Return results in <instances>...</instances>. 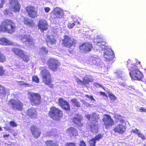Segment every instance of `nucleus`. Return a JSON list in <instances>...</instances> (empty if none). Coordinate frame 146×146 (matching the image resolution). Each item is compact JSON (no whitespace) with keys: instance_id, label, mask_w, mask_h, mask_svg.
Masks as SVG:
<instances>
[{"instance_id":"nucleus-33","label":"nucleus","mask_w":146,"mask_h":146,"mask_svg":"<svg viewBox=\"0 0 146 146\" xmlns=\"http://www.w3.org/2000/svg\"><path fill=\"white\" fill-rule=\"evenodd\" d=\"M22 59L25 62L27 63L30 59L29 56V55L25 54V53L20 58Z\"/></svg>"},{"instance_id":"nucleus-30","label":"nucleus","mask_w":146,"mask_h":146,"mask_svg":"<svg viewBox=\"0 0 146 146\" xmlns=\"http://www.w3.org/2000/svg\"><path fill=\"white\" fill-rule=\"evenodd\" d=\"M0 44L2 45H13V43L5 38H0Z\"/></svg>"},{"instance_id":"nucleus-32","label":"nucleus","mask_w":146,"mask_h":146,"mask_svg":"<svg viewBox=\"0 0 146 146\" xmlns=\"http://www.w3.org/2000/svg\"><path fill=\"white\" fill-rule=\"evenodd\" d=\"M127 66L129 70L136 69L137 66L135 64H133L130 60H128L127 62Z\"/></svg>"},{"instance_id":"nucleus-60","label":"nucleus","mask_w":146,"mask_h":146,"mask_svg":"<svg viewBox=\"0 0 146 146\" xmlns=\"http://www.w3.org/2000/svg\"><path fill=\"white\" fill-rule=\"evenodd\" d=\"M1 130V128L0 127V130Z\"/></svg>"},{"instance_id":"nucleus-42","label":"nucleus","mask_w":146,"mask_h":146,"mask_svg":"<svg viewBox=\"0 0 146 146\" xmlns=\"http://www.w3.org/2000/svg\"><path fill=\"white\" fill-rule=\"evenodd\" d=\"M65 146H78L76 143L74 142H67L66 143Z\"/></svg>"},{"instance_id":"nucleus-48","label":"nucleus","mask_w":146,"mask_h":146,"mask_svg":"<svg viewBox=\"0 0 146 146\" xmlns=\"http://www.w3.org/2000/svg\"><path fill=\"white\" fill-rule=\"evenodd\" d=\"M139 111L141 112H145L146 113V109L143 107H141L139 109Z\"/></svg>"},{"instance_id":"nucleus-9","label":"nucleus","mask_w":146,"mask_h":146,"mask_svg":"<svg viewBox=\"0 0 146 146\" xmlns=\"http://www.w3.org/2000/svg\"><path fill=\"white\" fill-rule=\"evenodd\" d=\"M21 40L29 47L34 46V40L30 35L24 34L21 36Z\"/></svg>"},{"instance_id":"nucleus-22","label":"nucleus","mask_w":146,"mask_h":146,"mask_svg":"<svg viewBox=\"0 0 146 146\" xmlns=\"http://www.w3.org/2000/svg\"><path fill=\"white\" fill-rule=\"evenodd\" d=\"M82 120V118L78 115L73 117L72 119L74 123L76 124L77 127H82L83 126V123L81 122Z\"/></svg>"},{"instance_id":"nucleus-14","label":"nucleus","mask_w":146,"mask_h":146,"mask_svg":"<svg viewBox=\"0 0 146 146\" xmlns=\"http://www.w3.org/2000/svg\"><path fill=\"white\" fill-rule=\"evenodd\" d=\"M129 74L131 78L135 80H141L143 77L142 72L137 68L131 70Z\"/></svg>"},{"instance_id":"nucleus-57","label":"nucleus","mask_w":146,"mask_h":146,"mask_svg":"<svg viewBox=\"0 0 146 146\" xmlns=\"http://www.w3.org/2000/svg\"><path fill=\"white\" fill-rule=\"evenodd\" d=\"M136 63L137 64H141V62L139 61H137Z\"/></svg>"},{"instance_id":"nucleus-5","label":"nucleus","mask_w":146,"mask_h":146,"mask_svg":"<svg viewBox=\"0 0 146 146\" xmlns=\"http://www.w3.org/2000/svg\"><path fill=\"white\" fill-rule=\"evenodd\" d=\"M28 98L31 104L33 106H37L40 104L41 97L38 93L30 92Z\"/></svg>"},{"instance_id":"nucleus-26","label":"nucleus","mask_w":146,"mask_h":146,"mask_svg":"<svg viewBox=\"0 0 146 146\" xmlns=\"http://www.w3.org/2000/svg\"><path fill=\"white\" fill-rule=\"evenodd\" d=\"M12 52L15 55L21 58L23 54H24V51L21 48L16 47L13 48L12 49Z\"/></svg>"},{"instance_id":"nucleus-58","label":"nucleus","mask_w":146,"mask_h":146,"mask_svg":"<svg viewBox=\"0 0 146 146\" xmlns=\"http://www.w3.org/2000/svg\"><path fill=\"white\" fill-rule=\"evenodd\" d=\"M13 135L15 137L17 135V134L16 133H14L13 134Z\"/></svg>"},{"instance_id":"nucleus-34","label":"nucleus","mask_w":146,"mask_h":146,"mask_svg":"<svg viewBox=\"0 0 146 146\" xmlns=\"http://www.w3.org/2000/svg\"><path fill=\"white\" fill-rule=\"evenodd\" d=\"M135 130L137 131V135L138 136L143 140H145L146 139V137L144 136L143 134L140 132H139V130L138 129L135 128Z\"/></svg>"},{"instance_id":"nucleus-20","label":"nucleus","mask_w":146,"mask_h":146,"mask_svg":"<svg viewBox=\"0 0 146 146\" xmlns=\"http://www.w3.org/2000/svg\"><path fill=\"white\" fill-rule=\"evenodd\" d=\"M126 128L127 127L125 125L119 124L114 127L113 130L115 133L123 134L125 132Z\"/></svg>"},{"instance_id":"nucleus-38","label":"nucleus","mask_w":146,"mask_h":146,"mask_svg":"<svg viewBox=\"0 0 146 146\" xmlns=\"http://www.w3.org/2000/svg\"><path fill=\"white\" fill-rule=\"evenodd\" d=\"M40 52L42 53L47 54L48 53V51L47 48L44 47H42L40 49Z\"/></svg>"},{"instance_id":"nucleus-56","label":"nucleus","mask_w":146,"mask_h":146,"mask_svg":"<svg viewBox=\"0 0 146 146\" xmlns=\"http://www.w3.org/2000/svg\"><path fill=\"white\" fill-rule=\"evenodd\" d=\"M23 85L25 86H29V84H28L26 83H24L23 84Z\"/></svg>"},{"instance_id":"nucleus-2","label":"nucleus","mask_w":146,"mask_h":146,"mask_svg":"<svg viewBox=\"0 0 146 146\" xmlns=\"http://www.w3.org/2000/svg\"><path fill=\"white\" fill-rule=\"evenodd\" d=\"M40 75L42 79V82L44 84L49 86L50 88H53L54 85L51 84L52 80L49 71L46 68H43L41 70Z\"/></svg>"},{"instance_id":"nucleus-62","label":"nucleus","mask_w":146,"mask_h":146,"mask_svg":"<svg viewBox=\"0 0 146 146\" xmlns=\"http://www.w3.org/2000/svg\"><path fill=\"white\" fill-rule=\"evenodd\" d=\"M145 83L146 84V80L145 81Z\"/></svg>"},{"instance_id":"nucleus-52","label":"nucleus","mask_w":146,"mask_h":146,"mask_svg":"<svg viewBox=\"0 0 146 146\" xmlns=\"http://www.w3.org/2000/svg\"><path fill=\"white\" fill-rule=\"evenodd\" d=\"M100 95H102L103 96H105L106 97H107V95L106 94V93L105 92H100Z\"/></svg>"},{"instance_id":"nucleus-29","label":"nucleus","mask_w":146,"mask_h":146,"mask_svg":"<svg viewBox=\"0 0 146 146\" xmlns=\"http://www.w3.org/2000/svg\"><path fill=\"white\" fill-rule=\"evenodd\" d=\"M47 44L52 45L56 43V39L53 36L50 35H47L45 39Z\"/></svg>"},{"instance_id":"nucleus-13","label":"nucleus","mask_w":146,"mask_h":146,"mask_svg":"<svg viewBox=\"0 0 146 146\" xmlns=\"http://www.w3.org/2000/svg\"><path fill=\"white\" fill-rule=\"evenodd\" d=\"M104 56L106 62H110L113 61L115 55L113 50L107 49L104 53Z\"/></svg>"},{"instance_id":"nucleus-1","label":"nucleus","mask_w":146,"mask_h":146,"mask_svg":"<svg viewBox=\"0 0 146 146\" xmlns=\"http://www.w3.org/2000/svg\"><path fill=\"white\" fill-rule=\"evenodd\" d=\"M16 26L13 21L6 19L2 22L0 25V31L3 33L12 34L15 32Z\"/></svg>"},{"instance_id":"nucleus-17","label":"nucleus","mask_w":146,"mask_h":146,"mask_svg":"<svg viewBox=\"0 0 146 146\" xmlns=\"http://www.w3.org/2000/svg\"><path fill=\"white\" fill-rule=\"evenodd\" d=\"M26 114L32 119H35L37 117L38 113L36 109L33 107L29 108L26 111Z\"/></svg>"},{"instance_id":"nucleus-28","label":"nucleus","mask_w":146,"mask_h":146,"mask_svg":"<svg viewBox=\"0 0 146 146\" xmlns=\"http://www.w3.org/2000/svg\"><path fill=\"white\" fill-rule=\"evenodd\" d=\"M23 22L25 25L31 28H33L36 26L33 20L27 17H24Z\"/></svg>"},{"instance_id":"nucleus-12","label":"nucleus","mask_w":146,"mask_h":146,"mask_svg":"<svg viewBox=\"0 0 146 146\" xmlns=\"http://www.w3.org/2000/svg\"><path fill=\"white\" fill-rule=\"evenodd\" d=\"M93 47L91 43L84 42L79 46V48L81 52L84 53H87L92 50Z\"/></svg>"},{"instance_id":"nucleus-44","label":"nucleus","mask_w":146,"mask_h":146,"mask_svg":"<svg viewBox=\"0 0 146 146\" xmlns=\"http://www.w3.org/2000/svg\"><path fill=\"white\" fill-rule=\"evenodd\" d=\"M9 123L10 126L12 127H16L17 125V124L13 121H11Z\"/></svg>"},{"instance_id":"nucleus-59","label":"nucleus","mask_w":146,"mask_h":146,"mask_svg":"<svg viewBox=\"0 0 146 146\" xmlns=\"http://www.w3.org/2000/svg\"><path fill=\"white\" fill-rule=\"evenodd\" d=\"M143 146H146V145L144 144L143 145Z\"/></svg>"},{"instance_id":"nucleus-49","label":"nucleus","mask_w":146,"mask_h":146,"mask_svg":"<svg viewBox=\"0 0 146 146\" xmlns=\"http://www.w3.org/2000/svg\"><path fill=\"white\" fill-rule=\"evenodd\" d=\"M1 3H0V8H1L3 7V4L5 3L4 0H1Z\"/></svg>"},{"instance_id":"nucleus-43","label":"nucleus","mask_w":146,"mask_h":146,"mask_svg":"<svg viewBox=\"0 0 146 146\" xmlns=\"http://www.w3.org/2000/svg\"><path fill=\"white\" fill-rule=\"evenodd\" d=\"M5 75V70L3 67L0 65V76H2Z\"/></svg>"},{"instance_id":"nucleus-31","label":"nucleus","mask_w":146,"mask_h":146,"mask_svg":"<svg viewBox=\"0 0 146 146\" xmlns=\"http://www.w3.org/2000/svg\"><path fill=\"white\" fill-rule=\"evenodd\" d=\"M45 143L46 146H59L58 142L52 140L46 141H45Z\"/></svg>"},{"instance_id":"nucleus-53","label":"nucleus","mask_w":146,"mask_h":146,"mask_svg":"<svg viewBox=\"0 0 146 146\" xmlns=\"http://www.w3.org/2000/svg\"><path fill=\"white\" fill-rule=\"evenodd\" d=\"M1 88L2 89V90L3 91V92H5V88L2 85H0V89ZM1 90L0 89V91Z\"/></svg>"},{"instance_id":"nucleus-10","label":"nucleus","mask_w":146,"mask_h":146,"mask_svg":"<svg viewBox=\"0 0 146 146\" xmlns=\"http://www.w3.org/2000/svg\"><path fill=\"white\" fill-rule=\"evenodd\" d=\"M8 104L11 105L13 109L21 111L23 109V104L19 100L16 101L13 99H10L8 101Z\"/></svg>"},{"instance_id":"nucleus-41","label":"nucleus","mask_w":146,"mask_h":146,"mask_svg":"<svg viewBox=\"0 0 146 146\" xmlns=\"http://www.w3.org/2000/svg\"><path fill=\"white\" fill-rule=\"evenodd\" d=\"M75 22H72L71 21L68 24V27L69 29L73 28L75 25Z\"/></svg>"},{"instance_id":"nucleus-47","label":"nucleus","mask_w":146,"mask_h":146,"mask_svg":"<svg viewBox=\"0 0 146 146\" xmlns=\"http://www.w3.org/2000/svg\"><path fill=\"white\" fill-rule=\"evenodd\" d=\"M118 116L119 117H121L120 118H119V119H118V120H119V121L121 123H123L124 122V121H125L122 118V117L121 116L119 115Z\"/></svg>"},{"instance_id":"nucleus-51","label":"nucleus","mask_w":146,"mask_h":146,"mask_svg":"<svg viewBox=\"0 0 146 146\" xmlns=\"http://www.w3.org/2000/svg\"><path fill=\"white\" fill-rule=\"evenodd\" d=\"M95 86L97 87L100 88L102 87V85L99 83H96L95 84Z\"/></svg>"},{"instance_id":"nucleus-27","label":"nucleus","mask_w":146,"mask_h":146,"mask_svg":"<svg viewBox=\"0 0 146 146\" xmlns=\"http://www.w3.org/2000/svg\"><path fill=\"white\" fill-rule=\"evenodd\" d=\"M23 22L25 25L31 28H33L36 26L33 20L27 17H24Z\"/></svg>"},{"instance_id":"nucleus-21","label":"nucleus","mask_w":146,"mask_h":146,"mask_svg":"<svg viewBox=\"0 0 146 146\" xmlns=\"http://www.w3.org/2000/svg\"><path fill=\"white\" fill-rule=\"evenodd\" d=\"M37 26L38 29L42 31L46 30L48 29L47 22L43 19H40L39 20Z\"/></svg>"},{"instance_id":"nucleus-37","label":"nucleus","mask_w":146,"mask_h":146,"mask_svg":"<svg viewBox=\"0 0 146 146\" xmlns=\"http://www.w3.org/2000/svg\"><path fill=\"white\" fill-rule=\"evenodd\" d=\"M6 60V58L5 56L0 52V62H4Z\"/></svg>"},{"instance_id":"nucleus-39","label":"nucleus","mask_w":146,"mask_h":146,"mask_svg":"<svg viewBox=\"0 0 146 146\" xmlns=\"http://www.w3.org/2000/svg\"><path fill=\"white\" fill-rule=\"evenodd\" d=\"M108 96L111 101H114L116 100V97L112 93H110L109 94Z\"/></svg>"},{"instance_id":"nucleus-15","label":"nucleus","mask_w":146,"mask_h":146,"mask_svg":"<svg viewBox=\"0 0 146 146\" xmlns=\"http://www.w3.org/2000/svg\"><path fill=\"white\" fill-rule=\"evenodd\" d=\"M58 103L59 106L64 110L66 111H70V104L67 101L62 98H60L58 99Z\"/></svg>"},{"instance_id":"nucleus-35","label":"nucleus","mask_w":146,"mask_h":146,"mask_svg":"<svg viewBox=\"0 0 146 146\" xmlns=\"http://www.w3.org/2000/svg\"><path fill=\"white\" fill-rule=\"evenodd\" d=\"M106 44V42L102 40L97 42V45L102 48V49H103L105 46Z\"/></svg>"},{"instance_id":"nucleus-40","label":"nucleus","mask_w":146,"mask_h":146,"mask_svg":"<svg viewBox=\"0 0 146 146\" xmlns=\"http://www.w3.org/2000/svg\"><path fill=\"white\" fill-rule=\"evenodd\" d=\"M32 79L33 81L36 83H38L39 82V80L36 75L33 76L32 77Z\"/></svg>"},{"instance_id":"nucleus-46","label":"nucleus","mask_w":146,"mask_h":146,"mask_svg":"<svg viewBox=\"0 0 146 146\" xmlns=\"http://www.w3.org/2000/svg\"><path fill=\"white\" fill-rule=\"evenodd\" d=\"M80 146H87L86 143L83 140L80 142Z\"/></svg>"},{"instance_id":"nucleus-19","label":"nucleus","mask_w":146,"mask_h":146,"mask_svg":"<svg viewBox=\"0 0 146 146\" xmlns=\"http://www.w3.org/2000/svg\"><path fill=\"white\" fill-rule=\"evenodd\" d=\"M9 4L11 5V9L13 12L15 13L20 11L21 6L16 0H10Z\"/></svg>"},{"instance_id":"nucleus-50","label":"nucleus","mask_w":146,"mask_h":146,"mask_svg":"<svg viewBox=\"0 0 146 146\" xmlns=\"http://www.w3.org/2000/svg\"><path fill=\"white\" fill-rule=\"evenodd\" d=\"M45 12L46 13H48L50 10V9L49 7H45L44 9Z\"/></svg>"},{"instance_id":"nucleus-18","label":"nucleus","mask_w":146,"mask_h":146,"mask_svg":"<svg viewBox=\"0 0 146 146\" xmlns=\"http://www.w3.org/2000/svg\"><path fill=\"white\" fill-rule=\"evenodd\" d=\"M30 130L33 137L37 139L39 137L41 134V132L39 128L35 125H31L30 127Z\"/></svg>"},{"instance_id":"nucleus-61","label":"nucleus","mask_w":146,"mask_h":146,"mask_svg":"<svg viewBox=\"0 0 146 146\" xmlns=\"http://www.w3.org/2000/svg\"><path fill=\"white\" fill-rule=\"evenodd\" d=\"M9 129V128H8V129H7V130H8Z\"/></svg>"},{"instance_id":"nucleus-16","label":"nucleus","mask_w":146,"mask_h":146,"mask_svg":"<svg viewBox=\"0 0 146 146\" xmlns=\"http://www.w3.org/2000/svg\"><path fill=\"white\" fill-rule=\"evenodd\" d=\"M76 82L77 84L82 86H85L86 84H89L90 82L93 81V79L91 76L89 77L88 75L82 78V80H81L79 78H77Z\"/></svg>"},{"instance_id":"nucleus-24","label":"nucleus","mask_w":146,"mask_h":146,"mask_svg":"<svg viewBox=\"0 0 146 146\" xmlns=\"http://www.w3.org/2000/svg\"><path fill=\"white\" fill-rule=\"evenodd\" d=\"M66 133L71 137H75L78 135V132L75 128L73 127H70L67 129Z\"/></svg>"},{"instance_id":"nucleus-36","label":"nucleus","mask_w":146,"mask_h":146,"mask_svg":"<svg viewBox=\"0 0 146 146\" xmlns=\"http://www.w3.org/2000/svg\"><path fill=\"white\" fill-rule=\"evenodd\" d=\"M71 101L74 104L75 106L76 107H79L80 106V103L77 101L76 99H72L71 100Z\"/></svg>"},{"instance_id":"nucleus-11","label":"nucleus","mask_w":146,"mask_h":146,"mask_svg":"<svg viewBox=\"0 0 146 146\" xmlns=\"http://www.w3.org/2000/svg\"><path fill=\"white\" fill-rule=\"evenodd\" d=\"M102 120L106 129H108L110 127L112 126L114 124V121L109 115L104 114Z\"/></svg>"},{"instance_id":"nucleus-4","label":"nucleus","mask_w":146,"mask_h":146,"mask_svg":"<svg viewBox=\"0 0 146 146\" xmlns=\"http://www.w3.org/2000/svg\"><path fill=\"white\" fill-rule=\"evenodd\" d=\"M76 40L70 36L65 35L62 40L61 44L63 47L70 48L76 45Z\"/></svg>"},{"instance_id":"nucleus-55","label":"nucleus","mask_w":146,"mask_h":146,"mask_svg":"<svg viewBox=\"0 0 146 146\" xmlns=\"http://www.w3.org/2000/svg\"><path fill=\"white\" fill-rule=\"evenodd\" d=\"M9 135V134H7V135H6V134H5V135H3V137H8Z\"/></svg>"},{"instance_id":"nucleus-45","label":"nucleus","mask_w":146,"mask_h":146,"mask_svg":"<svg viewBox=\"0 0 146 146\" xmlns=\"http://www.w3.org/2000/svg\"><path fill=\"white\" fill-rule=\"evenodd\" d=\"M86 97L90 99L91 100H93L94 101H95V100L93 96H89L88 95H86Z\"/></svg>"},{"instance_id":"nucleus-7","label":"nucleus","mask_w":146,"mask_h":146,"mask_svg":"<svg viewBox=\"0 0 146 146\" xmlns=\"http://www.w3.org/2000/svg\"><path fill=\"white\" fill-rule=\"evenodd\" d=\"M25 10L29 17L33 19L37 17L38 10L34 6L29 5L27 6L25 8Z\"/></svg>"},{"instance_id":"nucleus-8","label":"nucleus","mask_w":146,"mask_h":146,"mask_svg":"<svg viewBox=\"0 0 146 146\" xmlns=\"http://www.w3.org/2000/svg\"><path fill=\"white\" fill-rule=\"evenodd\" d=\"M47 64L49 68L54 72L56 71L60 65V63L58 60L52 58L48 59Z\"/></svg>"},{"instance_id":"nucleus-6","label":"nucleus","mask_w":146,"mask_h":146,"mask_svg":"<svg viewBox=\"0 0 146 146\" xmlns=\"http://www.w3.org/2000/svg\"><path fill=\"white\" fill-rule=\"evenodd\" d=\"M86 118L90 120L91 119L94 122H91L90 127L91 129H94L96 128L98 124V120L100 119L99 115H97L95 112H93L91 115L89 114L86 115Z\"/></svg>"},{"instance_id":"nucleus-23","label":"nucleus","mask_w":146,"mask_h":146,"mask_svg":"<svg viewBox=\"0 0 146 146\" xmlns=\"http://www.w3.org/2000/svg\"><path fill=\"white\" fill-rule=\"evenodd\" d=\"M52 18L54 19L57 18H61L62 17V14L61 10L58 8L54 9L52 11Z\"/></svg>"},{"instance_id":"nucleus-3","label":"nucleus","mask_w":146,"mask_h":146,"mask_svg":"<svg viewBox=\"0 0 146 146\" xmlns=\"http://www.w3.org/2000/svg\"><path fill=\"white\" fill-rule=\"evenodd\" d=\"M48 115L53 119L58 120L62 117L63 112L61 109L53 106L50 108Z\"/></svg>"},{"instance_id":"nucleus-54","label":"nucleus","mask_w":146,"mask_h":146,"mask_svg":"<svg viewBox=\"0 0 146 146\" xmlns=\"http://www.w3.org/2000/svg\"><path fill=\"white\" fill-rule=\"evenodd\" d=\"M131 132L134 133H137V131L135 129V130L134 129H133L131 131Z\"/></svg>"},{"instance_id":"nucleus-25","label":"nucleus","mask_w":146,"mask_h":146,"mask_svg":"<svg viewBox=\"0 0 146 146\" xmlns=\"http://www.w3.org/2000/svg\"><path fill=\"white\" fill-rule=\"evenodd\" d=\"M103 137V135L99 133L96 135L94 138H93L90 140L89 143L90 146H96V141H99Z\"/></svg>"}]
</instances>
